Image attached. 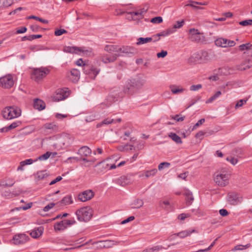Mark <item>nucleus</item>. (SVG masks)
I'll list each match as a JSON object with an SVG mask.
<instances>
[{
	"mask_svg": "<svg viewBox=\"0 0 252 252\" xmlns=\"http://www.w3.org/2000/svg\"><path fill=\"white\" fill-rule=\"evenodd\" d=\"M66 227L73 225L76 223V221L74 218H71L69 220H64Z\"/></svg>",
	"mask_w": 252,
	"mask_h": 252,
	"instance_id": "obj_54",
	"label": "nucleus"
},
{
	"mask_svg": "<svg viewBox=\"0 0 252 252\" xmlns=\"http://www.w3.org/2000/svg\"><path fill=\"white\" fill-rule=\"evenodd\" d=\"M44 228L40 226L33 229L30 233V235L33 238H38L43 234Z\"/></svg>",
	"mask_w": 252,
	"mask_h": 252,
	"instance_id": "obj_21",
	"label": "nucleus"
},
{
	"mask_svg": "<svg viewBox=\"0 0 252 252\" xmlns=\"http://www.w3.org/2000/svg\"><path fill=\"white\" fill-rule=\"evenodd\" d=\"M67 89H59L53 96V99L55 101H59L66 98L69 95Z\"/></svg>",
	"mask_w": 252,
	"mask_h": 252,
	"instance_id": "obj_12",
	"label": "nucleus"
},
{
	"mask_svg": "<svg viewBox=\"0 0 252 252\" xmlns=\"http://www.w3.org/2000/svg\"><path fill=\"white\" fill-rule=\"evenodd\" d=\"M200 56L199 55V52L195 53L191 55L187 60V62L190 64H195L200 63L199 60Z\"/></svg>",
	"mask_w": 252,
	"mask_h": 252,
	"instance_id": "obj_22",
	"label": "nucleus"
},
{
	"mask_svg": "<svg viewBox=\"0 0 252 252\" xmlns=\"http://www.w3.org/2000/svg\"><path fill=\"white\" fill-rule=\"evenodd\" d=\"M65 50L69 53H76L77 51H80V50L75 47H67L65 48Z\"/></svg>",
	"mask_w": 252,
	"mask_h": 252,
	"instance_id": "obj_46",
	"label": "nucleus"
},
{
	"mask_svg": "<svg viewBox=\"0 0 252 252\" xmlns=\"http://www.w3.org/2000/svg\"><path fill=\"white\" fill-rule=\"evenodd\" d=\"M29 48L33 52L44 50L45 49L43 46L38 45L31 46L29 47Z\"/></svg>",
	"mask_w": 252,
	"mask_h": 252,
	"instance_id": "obj_48",
	"label": "nucleus"
},
{
	"mask_svg": "<svg viewBox=\"0 0 252 252\" xmlns=\"http://www.w3.org/2000/svg\"><path fill=\"white\" fill-rule=\"evenodd\" d=\"M120 54H115L113 55L103 54L99 56V60L104 63H108L114 62L117 58L120 56Z\"/></svg>",
	"mask_w": 252,
	"mask_h": 252,
	"instance_id": "obj_15",
	"label": "nucleus"
},
{
	"mask_svg": "<svg viewBox=\"0 0 252 252\" xmlns=\"http://www.w3.org/2000/svg\"><path fill=\"white\" fill-rule=\"evenodd\" d=\"M46 174L44 171L38 172L36 175V178L39 180L45 177Z\"/></svg>",
	"mask_w": 252,
	"mask_h": 252,
	"instance_id": "obj_61",
	"label": "nucleus"
},
{
	"mask_svg": "<svg viewBox=\"0 0 252 252\" xmlns=\"http://www.w3.org/2000/svg\"><path fill=\"white\" fill-rule=\"evenodd\" d=\"M171 165L170 163L167 162H163L160 163L158 166V169L162 170L165 168L169 167Z\"/></svg>",
	"mask_w": 252,
	"mask_h": 252,
	"instance_id": "obj_43",
	"label": "nucleus"
},
{
	"mask_svg": "<svg viewBox=\"0 0 252 252\" xmlns=\"http://www.w3.org/2000/svg\"><path fill=\"white\" fill-rule=\"evenodd\" d=\"M248 99H242L237 101L235 106V109L242 107L244 105L246 104L247 102Z\"/></svg>",
	"mask_w": 252,
	"mask_h": 252,
	"instance_id": "obj_41",
	"label": "nucleus"
},
{
	"mask_svg": "<svg viewBox=\"0 0 252 252\" xmlns=\"http://www.w3.org/2000/svg\"><path fill=\"white\" fill-rule=\"evenodd\" d=\"M157 172V169H153L152 170L147 171L145 172V176L146 177L148 178L151 176H154Z\"/></svg>",
	"mask_w": 252,
	"mask_h": 252,
	"instance_id": "obj_56",
	"label": "nucleus"
},
{
	"mask_svg": "<svg viewBox=\"0 0 252 252\" xmlns=\"http://www.w3.org/2000/svg\"><path fill=\"white\" fill-rule=\"evenodd\" d=\"M66 228L64 220L57 222L54 225V229L56 231H61Z\"/></svg>",
	"mask_w": 252,
	"mask_h": 252,
	"instance_id": "obj_29",
	"label": "nucleus"
},
{
	"mask_svg": "<svg viewBox=\"0 0 252 252\" xmlns=\"http://www.w3.org/2000/svg\"><path fill=\"white\" fill-rule=\"evenodd\" d=\"M49 73V70L45 67L34 68L31 74V78L36 82H39Z\"/></svg>",
	"mask_w": 252,
	"mask_h": 252,
	"instance_id": "obj_5",
	"label": "nucleus"
},
{
	"mask_svg": "<svg viewBox=\"0 0 252 252\" xmlns=\"http://www.w3.org/2000/svg\"><path fill=\"white\" fill-rule=\"evenodd\" d=\"M69 81L73 83H77L80 78V71L77 69H72L67 74Z\"/></svg>",
	"mask_w": 252,
	"mask_h": 252,
	"instance_id": "obj_17",
	"label": "nucleus"
},
{
	"mask_svg": "<svg viewBox=\"0 0 252 252\" xmlns=\"http://www.w3.org/2000/svg\"><path fill=\"white\" fill-rule=\"evenodd\" d=\"M115 182L122 187H125L130 184L129 180L125 176H121L115 180Z\"/></svg>",
	"mask_w": 252,
	"mask_h": 252,
	"instance_id": "obj_23",
	"label": "nucleus"
},
{
	"mask_svg": "<svg viewBox=\"0 0 252 252\" xmlns=\"http://www.w3.org/2000/svg\"><path fill=\"white\" fill-rule=\"evenodd\" d=\"M202 88L201 84L193 85L190 87V90L192 91H196Z\"/></svg>",
	"mask_w": 252,
	"mask_h": 252,
	"instance_id": "obj_63",
	"label": "nucleus"
},
{
	"mask_svg": "<svg viewBox=\"0 0 252 252\" xmlns=\"http://www.w3.org/2000/svg\"><path fill=\"white\" fill-rule=\"evenodd\" d=\"M14 82L12 75L8 74L0 78V86L4 88H10Z\"/></svg>",
	"mask_w": 252,
	"mask_h": 252,
	"instance_id": "obj_9",
	"label": "nucleus"
},
{
	"mask_svg": "<svg viewBox=\"0 0 252 252\" xmlns=\"http://www.w3.org/2000/svg\"><path fill=\"white\" fill-rule=\"evenodd\" d=\"M144 84V80L138 79H132L128 80L123 88V92L128 95H133L137 93Z\"/></svg>",
	"mask_w": 252,
	"mask_h": 252,
	"instance_id": "obj_1",
	"label": "nucleus"
},
{
	"mask_svg": "<svg viewBox=\"0 0 252 252\" xmlns=\"http://www.w3.org/2000/svg\"><path fill=\"white\" fill-rule=\"evenodd\" d=\"M189 37L191 41L198 43H202L205 40L203 33L194 29L189 30Z\"/></svg>",
	"mask_w": 252,
	"mask_h": 252,
	"instance_id": "obj_8",
	"label": "nucleus"
},
{
	"mask_svg": "<svg viewBox=\"0 0 252 252\" xmlns=\"http://www.w3.org/2000/svg\"><path fill=\"white\" fill-rule=\"evenodd\" d=\"M29 239V237L24 234L15 235L13 238L14 244L20 245L27 242Z\"/></svg>",
	"mask_w": 252,
	"mask_h": 252,
	"instance_id": "obj_18",
	"label": "nucleus"
},
{
	"mask_svg": "<svg viewBox=\"0 0 252 252\" xmlns=\"http://www.w3.org/2000/svg\"><path fill=\"white\" fill-rule=\"evenodd\" d=\"M196 4H199L201 5H206L207 4V2H198L196 1H191L190 3L188 4V6H190L195 9H201V7L197 6Z\"/></svg>",
	"mask_w": 252,
	"mask_h": 252,
	"instance_id": "obj_39",
	"label": "nucleus"
},
{
	"mask_svg": "<svg viewBox=\"0 0 252 252\" xmlns=\"http://www.w3.org/2000/svg\"><path fill=\"white\" fill-rule=\"evenodd\" d=\"M28 19H34L36 20H38V21H40V22H42L44 24L48 23V21L47 20L43 19L40 17H37V16H34V15H31V16L28 17Z\"/></svg>",
	"mask_w": 252,
	"mask_h": 252,
	"instance_id": "obj_44",
	"label": "nucleus"
},
{
	"mask_svg": "<svg viewBox=\"0 0 252 252\" xmlns=\"http://www.w3.org/2000/svg\"><path fill=\"white\" fill-rule=\"evenodd\" d=\"M250 246H251V245L250 244H248L246 245H237L234 247V251L243 250L245 249L249 248L250 247Z\"/></svg>",
	"mask_w": 252,
	"mask_h": 252,
	"instance_id": "obj_45",
	"label": "nucleus"
},
{
	"mask_svg": "<svg viewBox=\"0 0 252 252\" xmlns=\"http://www.w3.org/2000/svg\"><path fill=\"white\" fill-rule=\"evenodd\" d=\"M73 202L72 197L70 195L64 197L61 201V203L63 205H68L73 203Z\"/></svg>",
	"mask_w": 252,
	"mask_h": 252,
	"instance_id": "obj_31",
	"label": "nucleus"
},
{
	"mask_svg": "<svg viewBox=\"0 0 252 252\" xmlns=\"http://www.w3.org/2000/svg\"><path fill=\"white\" fill-rule=\"evenodd\" d=\"M93 213V210L90 206L82 207L75 212L77 220L80 221L85 222L89 221L92 219Z\"/></svg>",
	"mask_w": 252,
	"mask_h": 252,
	"instance_id": "obj_3",
	"label": "nucleus"
},
{
	"mask_svg": "<svg viewBox=\"0 0 252 252\" xmlns=\"http://www.w3.org/2000/svg\"><path fill=\"white\" fill-rule=\"evenodd\" d=\"M19 124H20V123L19 122H14L12 124H11L10 125H9V126H6V128L8 129V130H9L10 129H12L17 127L19 125Z\"/></svg>",
	"mask_w": 252,
	"mask_h": 252,
	"instance_id": "obj_64",
	"label": "nucleus"
},
{
	"mask_svg": "<svg viewBox=\"0 0 252 252\" xmlns=\"http://www.w3.org/2000/svg\"><path fill=\"white\" fill-rule=\"evenodd\" d=\"M151 22L154 24H159L162 22V18L161 17L158 16L154 17L151 20Z\"/></svg>",
	"mask_w": 252,
	"mask_h": 252,
	"instance_id": "obj_53",
	"label": "nucleus"
},
{
	"mask_svg": "<svg viewBox=\"0 0 252 252\" xmlns=\"http://www.w3.org/2000/svg\"><path fill=\"white\" fill-rule=\"evenodd\" d=\"M200 63H207L212 62L215 58V54L211 51L199 52Z\"/></svg>",
	"mask_w": 252,
	"mask_h": 252,
	"instance_id": "obj_7",
	"label": "nucleus"
},
{
	"mask_svg": "<svg viewBox=\"0 0 252 252\" xmlns=\"http://www.w3.org/2000/svg\"><path fill=\"white\" fill-rule=\"evenodd\" d=\"M118 244V242L110 240H107L105 241H98L94 242L93 243V245H96V247L97 249L109 248L112 247L114 245H116Z\"/></svg>",
	"mask_w": 252,
	"mask_h": 252,
	"instance_id": "obj_11",
	"label": "nucleus"
},
{
	"mask_svg": "<svg viewBox=\"0 0 252 252\" xmlns=\"http://www.w3.org/2000/svg\"><path fill=\"white\" fill-rule=\"evenodd\" d=\"M153 39H154V38L153 37V36H152L151 37H146V38L139 37L137 39V42H136V44L137 45H140L141 44H145V43H147L148 42L153 41Z\"/></svg>",
	"mask_w": 252,
	"mask_h": 252,
	"instance_id": "obj_30",
	"label": "nucleus"
},
{
	"mask_svg": "<svg viewBox=\"0 0 252 252\" xmlns=\"http://www.w3.org/2000/svg\"><path fill=\"white\" fill-rule=\"evenodd\" d=\"M120 53H124L127 55H134L137 53V50L134 47L131 46H122L120 47Z\"/></svg>",
	"mask_w": 252,
	"mask_h": 252,
	"instance_id": "obj_19",
	"label": "nucleus"
},
{
	"mask_svg": "<svg viewBox=\"0 0 252 252\" xmlns=\"http://www.w3.org/2000/svg\"><path fill=\"white\" fill-rule=\"evenodd\" d=\"M183 194L185 196L186 203L188 205H191L194 200L191 192L190 190L187 189L184 191Z\"/></svg>",
	"mask_w": 252,
	"mask_h": 252,
	"instance_id": "obj_25",
	"label": "nucleus"
},
{
	"mask_svg": "<svg viewBox=\"0 0 252 252\" xmlns=\"http://www.w3.org/2000/svg\"><path fill=\"white\" fill-rule=\"evenodd\" d=\"M33 107L38 110H42L45 108V103L40 99H35L33 101Z\"/></svg>",
	"mask_w": 252,
	"mask_h": 252,
	"instance_id": "obj_26",
	"label": "nucleus"
},
{
	"mask_svg": "<svg viewBox=\"0 0 252 252\" xmlns=\"http://www.w3.org/2000/svg\"><path fill=\"white\" fill-rule=\"evenodd\" d=\"M108 159H107L106 160H104L101 162H100L99 163H98L96 166H100V165H102L103 168H104V169H106L109 166V164L108 163H107V161L108 160Z\"/></svg>",
	"mask_w": 252,
	"mask_h": 252,
	"instance_id": "obj_60",
	"label": "nucleus"
},
{
	"mask_svg": "<svg viewBox=\"0 0 252 252\" xmlns=\"http://www.w3.org/2000/svg\"><path fill=\"white\" fill-rule=\"evenodd\" d=\"M190 217L189 214L182 213L178 215L177 220L182 221L185 220V219Z\"/></svg>",
	"mask_w": 252,
	"mask_h": 252,
	"instance_id": "obj_49",
	"label": "nucleus"
},
{
	"mask_svg": "<svg viewBox=\"0 0 252 252\" xmlns=\"http://www.w3.org/2000/svg\"><path fill=\"white\" fill-rule=\"evenodd\" d=\"M230 176V171L228 169L222 168L215 173L214 180L219 186L225 187L228 184Z\"/></svg>",
	"mask_w": 252,
	"mask_h": 252,
	"instance_id": "obj_2",
	"label": "nucleus"
},
{
	"mask_svg": "<svg viewBox=\"0 0 252 252\" xmlns=\"http://www.w3.org/2000/svg\"><path fill=\"white\" fill-rule=\"evenodd\" d=\"M114 122V120L113 119L106 118L104 119L102 122L97 124L96 125V127L99 128L103 125H107Z\"/></svg>",
	"mask_w": 252,
	"mask_h": 252,
	"instance_id": "obj_34",
	"label": "nucleus"
},
{
	"mask_svg": "<svg viewBox=\"0 0 252 252\" xmlns=\"http://www.w3.org/2000/svg\"><path fill=\"white\" fill-rule=\"evenodd\" d=\"M194 231H195L194 230H187L181 231L177 234L174 233V235H177V236L180 237V238H184L189 235L191 233H192V232H193Z\"/></svg>",
	"mask_w": 252,
	"mask_h": 252,
	"instance_id": "obj_32",
	"label": "nucleus"
},
{
	"mask_svg": "<svg viewBox=\"0 0 252 252\" xmlns=\"http://www.w3.org/2000/svg\"><path fill=\"white\" fill-rule=\"evenodd\" d=\"M94 196V192L92 190H86L78 194V199L82 202H85L91 199Z\"/></svg>",
	"mask_w": 252,
	"mask_h": 252,
	"instance_id": "obj_16",
	"label": "nucleus"
},
{
	"mask_svg": "<svg viewBox=\"0 0 252 252\" xmlns=\"http://www.w3.org/2000/svg\"><path fill=\"white\" fill-rule=\"evenodd\" d=\"M84 72L88 74L92 79H94L99 72V69L94 67L92 64H83Z\"/></svg>",
	"mask_w": 252,
	"mask_h": 252,
	"instance_id": "obj_10",
	"label": "nucleus"
},
{
	"mask_svg": "<svg viewBox=\"0 0 252 252\" xmlns=\"http://www.w3.org/2000/svg\"><path fill=\"white\" fill-rule=\"evenodd\" d=\"M221 94L220 91L217 92L213 96H212L207 101V103H211L214 100L219 97Z\"/></svg>",
	"mask_w": 252,
	"mask_h": 252,
	"instance_id": "obj_40",
	"label": "nucleus"
},
{
	"mask_svg": "<svg viewBox=\"0 0 252 252\" xmlns=\"http://www.w3.org/2000/svg\"><path fill=\"white\" fill-rule=\"evenodd\" d=\"M51 155V152H47L46 153H45V154L42 155L41 156H40V157H39L38 159L40 160H46L50 157Z\"/></svg>",
	"mask_w": 252,
	"mask_h": 252,
	"instance_id": "obj_55",
	"label": "nucleus"
},
{
	"mask_svg": "<svg viewBox=\"0 0 252 252\" xmlns=\"http://www.w3.org/2000/svg\"><path fill=\"white\" fill-rule=\"evenodd\" d=\"M78 154L80 156V160L88 162L87 158L92 154V150L87 146H83L79 149Z\"/></svg>",
	"mask_w": 252,
	"mask_h": 252,
	"instance_id": "obj_14",
	"label": "nucleus"
},
{
	"mask_svg": "<svg viewBox=\"0 0 252 252\" xmlns=\"http://www.w3.org/2000/svg\"><path fill=\"white\" fill-rule=\"evenodd\" d=\"M145 146V142L143 141L139 142L137 145L134 147L135 151H140L142 150Z\"/></svg>",
	"mask_w": 252,
	"mask_h": 252,
	"instance_id": "obj_51",
	"label": "nucleus"
},
{
	"mask_svg": "<svg viewBox=\"0 0 252 252\" xmlns=\"http://www.w3.org/2000/svg\"><path fill=\"white\" fill-rule=\"evenodd\" d=\"M21 110L16 106L6 107L3 110V117L7 120H11L18 117L21 115Z\"/></svg>",
	"mask_w": 252,
	"mask_h": 252,
	"instance_id": "obj_4",
	"label": "nucleus"
},
{
	"mask_svg": "<svg viewBox=\"0 0 252 252\" xmlns=\"http://www.w3.org/2000/svg\"><path fill=\"white\" fill-rule=\"evenodd\" d=\"M97 115L95 112H91L86 116L85 120L87 122H91L97 119Z\"/></svg>",
	"mask_w": 252,
	"mask_h": 252,
	"instance_id": "obj_33",
	"label": "nucleus"
},
{
	"mask_svg": "<svg viewBox=\"0 0 252 252\" xmlns=\"http://www.w3.org/2000/svg\"><path fill=\"white\" fill-rule=\"evenodd\" d=\"M33 162V160L32 159H26L24 161H22L20 162L21 166H24L26 165L31 164Z\"/></svg>",
	"mask_w": 252,
	"mask_h": 252,
	"instance_id": "obj_62",
	"label": "nucleus"
},
{
	"mask_svg": "<svg viewBox=\"0 0 252 252\" xmlns=\"http://www.w3.org/2000/svg\"><path fill=\"white\" fill-rule=\"evenodd\" d=\"M243 196L239 193L236 192H229L227 195V201L228 203L232 205H237L242 202Z\"/></svg>",
	"mask_w": 252,
	"mask_h": 252,
	"instance_id": "obj_6",
	"label": "nucleus"
},
{
	"mask_svg": "<svg viewBox=\"0 0 252 252\" xmlns=\"http://www.w3.org/2000/svg\"><path fill=\"white\" fill-rule=\"evenodd\" d=\"M120 47L114 44H108L105 46L104 50L108 53H119Z\"/></svg>",
	"mask_w": 252,
	"mask_h": 252,
	"instance_id": "obj_24",
	"label": "nucleus"
},
{
	"mask_svg": "<svg viewBox=\"0 0 252 252\" xmlns=\"http://www.w3.org/2000/svg\"><path fill=\"white\" fill-rule=\"evenodd\" d=\"M133 204L134 208H139L143 205L144 202L142 199H138L133 202Z\"/></svg>",
	"mask_w": 252,
	"mask_h": 252,
	"instance_id": "obj_42",
	"label": "nucleus"
},
{
	"mask_svg": "<svg viewBox=\"0 0 252 252\" xmlns=\"http://www.w3.org/2000/svg\"><path fill=\"white\" fill-rule=\"evenodd\" d=\"M67 33V31L64 29H56L55 31V34L56 36H60L63 33Z\"/></svg>",
	"mask_w": 252,
	"mask_h": 252,
	"instance_id": "obj_57",
	"label": "nucleus"
},
{
	"mask_svg": "<svg viewBox=\"0 0 252 252\" xmlns=\"http://www.w3.org/2000/svg\"><path fill=\"white\" fill-rule=\"evenodd\" d=\"M128 147H129V150H130V151H132V150H134V147H133V145H125L124 147H123V146H120L119 148V149L121 151H126V150H128Z\"/></svg>",
	"mask_w": 252,
	"mask_h": 252,
	"instance_id": "obj_50",
	"label": "nucleus"
},
{
	"mask_svg": "<svg viewBox=\"0 0 252 252\" xmlns=\"http://www.w3.org/2000/svg\"><path fill=\"white\" fill-rule=\"evenodd\" d=\"M61 140L63 145L68 147L74 141V138L69 134H65L61 137Z\"/></svg>",
	"mask_w": 252,
	"mask_h": 252,
	"instance_id": "obj_20",
	"label": "nucleus"
},
{
	"mask_svg": "<svg viewBox=\"0 0 252 252\" xmlns=\"http://www.w3.org/2000/svg\"><path fill=\"white\" fill-rule=\"evenodd\" d=\"M252 44L250 43H247L246 44H243L239 46V50L241 51H243L245 50H249L252 49Z\"/></svg>",
	"mask_w": 252,
	"mask_h": 252,
	"instance_id": "obj_37",
	"label": "nucleus"
},
{
	"mask_svg": "<svg viewBox=\"0 0 252 252\" xmlns=\"http://www.w3.org/2000/svg\"><path fill=\"white\" fill-rule=\"evenodd\" d=\"M252 66V62L250 60H247L239 65L238 68L240 70H245L250 68Z\"/></svg>",
	"mask_w": 252,
	"mask_h": 252,
	"instance_id": "obj_28",
	"label": "nucleus"
},
{
	"mask_svg": "<svg viewBox=\"0 0 252 252\" xmlns=\"http://www.w3.org/2000/svg\"><path fill=\"white\" fill-rule=\"evenodd\" d=\"M184 24V20L177 21L174 23V29L180 28Z\"/></svg>",
	"mask_w": 252,
	"mask_h": 252,
	"instance_id": "obj_59",
	"label": "nucleus"
},
{
	"mask_svg": "<svg viewBox=\"0 0 252 252\" xmlns=\"http://www.w3.org/2000/svg\"><path fill=\"white\" fill-rule=\"evenodd\" d=\"M215 43L217 46L222 48H227L233 47L235 45L236 43L233 40H228L226 38H219L215 41Z\"/></svg>",
	"mask_w": 252,
	"mask_h": 252,
	"instance_id": "obj_13",
	"label": "nucleus"
},
{
	"mask_svg": "<svg viewBox=\"0 0 252 252\" xmlns=\"http://www.w3.org/2000/svg\"><path fill=\"white\" fill-rule=\"evenodd\" d=\"M239 24L243 26H247L252 25V19L242 21L239 22Z\"/></svg>",
	"mask_w": 252,
	"mask_h": 252,
	"instance_id": "obj_58",
	"label": "nucleus"
},
{
	"mask_svg": "<svg viewBox=\"0 0 252 252\" xmlns=\"http://www.w3.org/2000/svg\"><path fill=\"white\" fill-rule=\"evenodd\" d=\"M15 183V182L14 179L8 178L1 181L0 182V187H12Z\"/></svg>",
	"mask_w": 252,
	"mask_h": 252,
	"instance_id": "obj_27",
	"label": "nucleus"
},
{
	"mask_svg": "<svg viewBox=\"0 0 252 252\" xmlns=\"http://www.w3.org/2000/svg\"><path fill=\"white\" fill-rule=\"evenodd\" d=\"M163 248L161 246H156L152 248L144 250L142 252H158Z\"/></svg>",
	"mask_w": 252,
	"mask_h": 252,
	"instance_id": "obj_35",
	"label": "nucleus"
},
{
	"mask_svg": "<svg viewBox=\"0 0 252 252\" xmlns=\"http://www.w3.org/2000/svg\"><path fill=\"white\" fill-rule=\"evenodd\" d=\"M43 127L44 128L45 130H54L56 128V125H53L52 124H45Z\"/></svg>",
	"mask_w": 252,
	"mask_h": 252,
	"instance_id": "obj_47",
	"label": "nucleus"
},
{
	"mask_svg": "<svg viewBox=\"0 0 252 252\" xmlns=\"http://www.w3.org/2000/svg\"><path fill=\"white\" fill-rule=\"evenodd\" d=\"M189 175V172H185L182 173L178 174L177 175V178L179 180H186L187 177Z\"/></svg>",
	"mask_w": 252,
	"mask_h": 252,
	"instance_id": "obj_52",
	"label": "nucleus"
},
{
	"mask_svg": "<svg viewBox=\"0 0 252 252\" xmlns=\"http://www.w3.org/2000/svg\"><path fill=\"white\" fill-rule=\"evenodd\" d=\"M22 192V190L20 189H18L17 190H13L12 192H5L4 193V196H9L10 197L16 196L19 195Z\"/></svg>",
	"mask_w": 252,
	"mask_h": 252,
	"instance_id": "obj_38",
	"label": "nucleus"
},
{
	"mask_svg": "<svg viewBox=\"0 0 252 252\" xmlns=\"http://www.w3.org/2000/svg\"><path fill=\"white\" fill-rule=\"evenodd\" d=\"M14 3V0H0L1 6L8 7Z\"/></svg>",
	"mask_w": 252,
	"mask_h": 252,
	"instance_id": "obj_36",
	"label": "nucleus"
}]
</instances>
